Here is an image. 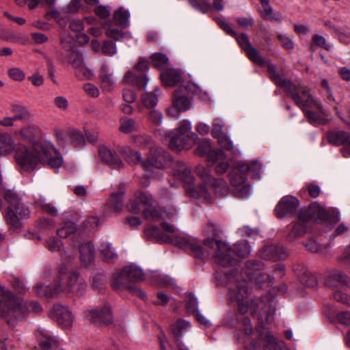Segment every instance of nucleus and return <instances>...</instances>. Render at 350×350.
I'll return each mask as SVG.
<instances>
[{"label": "nucleus", "mask_w": 350, "mask_h": 350, "mask_svg": "<svg viewBox=\"0 0 350 350\" xmlns=\"http://www.w3.org/2000/svg\"><path fill=\"white\" fill-rule=\"evenodd\" d=\"M16 159L25 170H33L38 163L58 168L63 158L49 142H36L30 148L19 146L16 151Z\"/></svg>", "instance_id": "f257e3e1"}, {"label": "nucleus", "mask_w": 350, "mask_h": 350, "mask_svg": "<svg viewBox=\"0 0 350 350\" xmlns=\"http://www.w3.org/2000/svg\"><path fill=\"white\" fill-rule=\"evenodd\" d=\"M224 280L228 289L229 301L237 306L239 312L245 314L250 307L252 314H256L259 300L248 301V282L239 274L237 270L232 269L224 274Z\"/></svg>", "instance_id": "f03ea898"}, {"label": "nucleus", "mask_w": 350, "mask_h": 350, "mask_svg": "<svg viewBox=\"0 0 350 350\" xmlns=\"http://www.w3.org/2000/svg\"><path fill=\"white\" fill-rule=\"evenodd\" d=\"M85 284L79 280L76 272L61 268L52 286L37 284L34 289L41 297H53L61 293H81L85 288Z\"/></svg>", "instance_id": "7ed1b4c3"}, {"label": "nucleus", "mask_w": 350, "mask_h": 350, "mask_svg": "<svg viewBox=\"0 0 350 350\" xmlns=\"http://www.w3.org/2000/svg\"><path fill=\"white\" fill-rule=\"evenodd\" d=\"M204 245L212 250L215 262L221 267L232 266L237 263L231 254L241 258H246L251 252V247L245 240L237 241L231 247L226 243L213 238L204 240Z\"/></svg>", "instance_id": "20e7f679"}, {"label": "nucleus", "mask_w": 350, "mask_h": 350, "mask_svg": "<svg viewBox=\"0 0 350 350\" xmlns=\"http://www.w3.org/2000/svg\"><path fill=\"white\" fill-rule=\"evenodd\" d=\"M268 72L271 81L277 85L283 88L299 108L303 109L314 105L317 109H321V105L314 99L308 90L301 85H295L290 80L282 79L277 72L276 66L271 62L268 63Z\"/></svg>", "instance_id": "39448f33"}, {"label": "nucleus", "mask_w": 350, "mask_h": 350, "mask_svg": "<svg viewBox=\"0 0 350 350\" xmlns=\"http://www.w3.org/2000/svg\"><path fill=\"white\" fill-rule=\"evenodd\" d=\"M326 217L325 211L317 204H313L307 208H301L297 213V221L292 224L287 234L288 241L292 242L303 237L307 232L310 221L322 220Z\"/></svg>", "instance_id": "423d86ee"}, {"label": "nucleus", "mask_w": 350, "mask_h": 350, "mask_svg": "<svg viewBox=\"0 0 350 350\" xmlns=\"http://www.w3.org/2000/svg\"><path fill=\"white\" fill-rule=\"evenodd\" d=\"M0 316L10 326H14L17 322L22 321L25 316L20 298L1 286H0Z\"/></svg>", "instance_id": "0eeeda50"}, {"label": "nucleus", "mask_w": 350, "mask_h": 350, "mask_svg": "<svg viewBox=\"0 0 350 350\" xmlns=\"http://www.w3.org/2000/svg\"><path fill=\"white\" fill-rule=\"evenodd\" d=\"M169 147L174 151L178 152L183 148H189L196 142L198 136L191 131V124L188 120H183L177 128V133L168 131L165 134Z\"/></svg>", "instance_id": "6e6552de"}, {"label": "nucleus", "mask_w": 350, "mask_h": 350, "mask_svg": "<svg viewBox=\"0 0 350 350\" xmlns=\"http://www.w3.org/2000/svg\"><path fill=\"white\" fill-rule=\"evenodd\" d=\"M196 173L201 178L202 183L198 187L189 186L185 189L187 196L196 198H204L209 202L211 200L210 192H208V185L211 183L214 178L212 177L211 170L202 165L196 167Z\"/></svg>", "instance_id": "1a4fd4ad"}, {"label": "nucleus", "mask_w": 350, "mask_h": 350, "mask_svg": "<svg viewBox=\"0 0 350 350\" xmlns=\"http://www.w3.org/2000/svg\"><path fill=\"white\" fill-rule=\"evenodd\" d=\"M170 241L167 243H172L176 246L192 252L195 257L200 259L208 258L212 255V250L205 247L204 249L195 239H189L176 235H170Z\"/></svg>", "instance_id": "9d476101"}, {"label": "nucleus", "mask_w": 350, "mask_h": 350, "mask_svg": "<svg viewBox=\"0 0 350 350\" xmlns=\"http://www.w3.org/2000/svg\"><path fill=\"white\" fill-rule=\"evenodd\" d=\"M237 41L239 45L245 51L247 57L255 64L260 66H267L268 68V63L271 62L269 60L264 59L260 52L252 46L248 36L246 33H241L236 36H232Z\"/></svg>", "instance_id": "9b49d317"}, {"label": "nucleus", "mask_w": 350, "mask_h": 350, "mask_svg": "<svg viewBox=\"0 0 350 350\" xmlns=\"http://www.w3.org/2000/svg\"><path fill=\"white\" fill-rule=\"evenodd\" d=\"M85 317L90 323L97 326L109 325L113 321L112 312L108 306L87 310L85 312Z\"/></svg>", "instance_id": "f8f14e48"}, {"label": "nucleus", "mask_w": 350, "mask_h": 350, "mask_svg": "<svg viewBox=\"0 0 350 350\" xmlns=\"http://www.w3.org/2000/svg\"><path fill=\"white\" fill-rule=\"evenodd\" d=\"M298 199L292 196H285L282 198L275 208L278 217L293 215L296 213L299 206Z\"/></svg>", "instance_id": "ddd939ff"}, {"label": "nucleus", "mask_w": 350, "mask_h": 350, "mask_svg": "<svg viewBox=\"0 0 350 350\" xmlns=\"http://www.w3.org/2000/svg\"><path fill=\"white\" fill-rule=\"evenodd\" d=\"M245 174L238 170V172H231L229 175L230 183L234 187V193L242 198H247L250 191Z\"/></svg>", "instance_id": "4468645a"}, {"label": "nucleus", "mask_w": 350, "mask_h": 350, "mask_svg": "<svg viewBox=\"0 0 350 350\" xmlns=\"http://www.w3.org/2000/svg\"><path fill=\"white\" fill-rule=\"evenodd\" d=\"M51 318L55 319L64 328L72 326L74 317L67 307L56 304L50 312Z\"/></svg>", "instance_id": "2eb2a0df"}, {"label": "nucleus", "mask_w": 350, "mask_h": 350, "mask_svg": "<svg viewBox=\"0 0 350 350\" xmlns=\"http://www.w3.org/2000/svg\"><path fill=\"white\" fill-rule=\"evenodd\" d=\"M328 142L334 146H343L342 152L346 157L350 156V133L343 131L329 132L327 135Z\"/></svg>", "instance_id": "dca6fc26"}, {"label": "nucleus", "mask_w": 350, "mask_h": 350, "mask_svg": "<svg viewBox=\"0 0 350 350\" xmlns=\"http://www.w3.org/2000/svg\"><path fill=\"white\" fill-rule=\"evenodd\" d=\"M258 254L262 259L276 260L285 258L287 256V252L282 245H271L262 248Z\"/></svg>", "instance_id": "f3484780"}, {"label": "nucleus", "mask_w": 350, "mask_h": 350, "mask_svg": "<svg viewBox=\"0 0 350 350\" xmlns=\"http://www.w3.org/2000/svg\"><path fill=\"white\" fill-rule=\"evenodd\" d=\"M68 62L76 70V75L79 77L88 78L91 75L83 64L82 55L77 51L73 50L67 55Z\"/></svg>", "instance_id": "a211bd4d"}, {"label": "nucleus", "mask_w": 350, "mask_h": 350, "mask_svg": "<svg viewBox=\"0 0 350 350\" xmlns=\"http://www.w3.org/2000/svg\"><path fill=\"white\" fill-rule=\"evenodd\" d=\"M208 163L210 165L215 166V170L217 174H221L229 168V164L227 161L226 154L221 150H217V152H212L208 159Z\"/></svg>", "instance_id": "6ab92c4d"}, {"label": "nucleus", "mask_w": 350, "mask_h": 350, "mask_svg": "<svg viewBox=\"0 0 350 350\" xmlns=\"http://www.w3.org/2000/svg\"><path fill=\"white\" fill-rule=\"evenodd\" d=\"M326 284L336 288L343 286H350V278L339 270H332L328 273Z\"/></svg>", "instance_id": "aec40b11"}, {"label": "nucleus", "mask_w": 350, "mask_h": 350, "mask_svg": "<svg viewBox=\"0 0 350 350\" xmlns=\"http://www.w3.org/2000/svg\"><path fill=\"white\" fill-rule=\"evenodd\" d=\"M169 161V156L163 150H159L151 152L150 156L146 161L148 168H145L148 171H151L152 167L161 169L165 166Z\"/></svg>", "instance_id": "412c9836"}, {"label": "nucleus", "mask_w": 350, "mask_h": 350, "mask_svg": "<svg viewBox=\"0 0 350 350\" xmlns=\"http://www.w3.org/2000/svg\"><path fill=\"white\" fill-rule=\"evenodd\" d=\"M175 175L183 183L193 187L192 185L194 183L195 178L192 175L190 168L186 163L178 161L174 166Z\"/></svg>", "instance_id": "4be33fe9"}, {"label": "nucleus", "mask_w": 350, "mask_h": 350, "mask_svg": "<svg viewBox=\"0 0 350 350\" xmlns=\"http://www.w3.org/2000/svg\"><path fill=\"white\" fill-rule=\"evenodd\" d=\"M118 152L128 163L131 164L140 163L144 169L149 167L139 152H135L127 146L120 148Z\"/></svg>", "instance_id": "5701e85b"}, {"label": "nucleus", "mask_w": 350, "mask_h": 350, "mask_svg": "<svg viewBox=\"0 0 350 350\" xmlns=\"http://www.w3.org/2000/svg\"><path fill=\"white\" fill-rule=\"evenodd\" d=\"M99 155L102 161L114 168H120L123 166L122 160L118 157L116 152L106 147H101L99 150Z\"/></svg>", "instance_id": "b1692460"}, {"label": "nucleus", "mask_w": 350, "mask_h": 350, "mask_svg": "<svg viewBox=\"0 0 350 350\" xmlns=\"http://www.w3.org/2000/svg\"><path fill=\"white\" fill-rule=\"evenodd\" d=\"M79 251L80 259L84 265H88L94 260L95 250L90 241H84L79 245Z\"/></svg>", "instance_id": "393cba45"}, {"label": "nucleus", "mask_w": 350, "mask_h": 350, "mask_svg": "<svg viewBox=\"0 0 350 350\" xmlns=\"http://www.w3.org/2000/svg\"><path fill=\"white\" fill-rule=\"evenodd\" d=\"M144 237L146 239H155L157 242L165 243L171 239L170 235L163 232L155 226H148L144 229Z\"/></svg>", "instance_id": "a878e982"}, {"label": "nucleus", "mask_w": 350, "mask_h": 350, "mask_svg": "<svg viewBox=\"0 0 350 350\" xmlns=\"http://www.w3.org/2000/svg\"><path fill=\"white\" fill-rule=\"evenodd\" d=\"M16 150V144L9 133L0 134V154L9 155Z\"/></svg>", "instance_id": "bb28decb"}, {"label": "nucleus", "mask_w": 350, "mask_h": 350, "mask_svg": "<svg viewBox=\"0 0 350 350\" xmlns=\"http://www.w3.org/2000/svg\"><path fill=\"white\" fill-rule=\"evenodd\" d=\"M46 247L51 252H60L62 259L64 261L71 260L73 256L68 254L66 251L62 250L63 247V243L61 240L58 239L55 237L49 238L46 241Z\"/></svg>", "instance_id": "cd10ccee"}, {"label": "nucleus", "mask_w": 350, "mask_h": 350, "mask_svg": "<svg viewBox=\"0 0 350 350\" xmlns=\"http://www.w3.org/2000/svg\"><path fill=\"white\" fill-rule=\"evenodd\" d=\"M113 286L116 290H130L133 288V283L131 282L126 273H124V267L120 272H117L114 274Z\"/></svg>", "instance_id": "c85d7f7f"}, {"label": "nucleus", "mask_w": 350, "mask_h": 350, "mask_svg": "<svg viewBox=\"0 0 350 350\" xmlns=\"http://www.w3.org/2000/svg\"><path fill=\"white\" fill-rule=\"evenodd\" d=\"M162 92L159 88L157 87L152 92H145L142 96V102L147 109H152L159 102V98L161 96Z\"/></svg>", "instance_id": "c756f323"}, {"label": "nucleus", "mask_w": 350, "mask_h": 350, "mask_svg": "<svg viewBox=\"0 0 350 350\" xmlns=\"http://www.w3.org/2000/svg\"><path fill=\"white\" fill-rule=\"evenodd\" d=\"M161 80L166 86L176 85L181 79V75L178 70L168 68L161 75Z\"/></svg>", "instance_id": "7c9ffc66"}, {"label": "nucleus", "mask_w": 350, "mask_h": 350, "mask_svg": "<svg viewBox=\"0 0 350 350\" xmlns=\"http://www.w3.org/2000/svg\"><path fill=\"white\" fill-rule=\"evenodd\" d=\"M126 193V188L124 184L119 185L118 191L113 192L111 195L110 203L113 210L119 213L121 211L123 206L124 196Z\"/></svg>", "instance_id": "2f4dec72"}, {"label": "nucleus", "mask_w": 350, "mask_h": 350, "mask_svg": "<svg viewBox=\"0 0 350 350\" xmlns=\"http://www.w3.org/2000/svg\"><path fill=\"white\" fill-rule=\"evenodd\" d=\"M237 165L240 172L243 174L250 173L254 177L258 176L262 168L261 163L257 161L241 163Z\"/></svg>", "instance_id": "473e14b6"}, {"label": "nucleus", "mask_w": 350, "mask_h": 350, "mask_svg": "<svg viewBox=\"0 0 350 350\" xmlns=\"http://www.w3.org/2000/svg\"><path fill=\"white\" fill-rule=\"evenodd\" d=\"M124 80L126 83L135 85L139 89H143L146 87L148 79L146 75L141 74L137 75L133 72H129L124 77Z\"/></svg>", "instance_id": "72a5a7b5"}, {"label": "nucleus", "mask_w": 350, "mask_h": 350, "mask_svg": "<svg viewBox=\"0 0 350 350\" xmlns=\"http://www.w3.org/2000/svg\"><path fill=\"white\" fill-rule=\"evenodd\" d=\"M124 271L126 273L131 282L133 284L144 280V273L141 268L135 265L124 267Z\"/></svg>", "instance_id": "f704fd0d"}, {"label": "nucleus", "mask_w": 350, "mask_h": 350, "mask_svg": "<svg viewBox=\"0 0 350 350\" xmlns=\"http://www.w3.org/2000/svg\"><path fill=\"white\" fill-rule=\"evenodd\" d=\"M189 327L190 324L183 319L178 320L175 323L172 325L171 330L174 336L176 344H178V342H182L180 338L184 333L187 332Z\"/></svg>", "instance_id": "c9c22d12"}, {"label": "nucleus", "mask_w": 350, "mask_h": 350, "mask_svg": "<svg viewBox=\"0 0 350 350\" xmlns=\"http://www.w3.org/2000/svg\"><path fill=\"white\" fill-rule=\"evenodd\" d=\"M189 96L180 92V90L176 91L174 95V104L179 111L187 110L191 105Z\"/></svg>", "instance_id": "e433bc0d"}, {"label": "nucleus", "mask_w": 350, "mask_h": 350, "mask_svg": "<svg viewBox=\"0 0 350 350\" xmlns=\"http://www.w3.org/2000/svg\"><path fill=\"white\" fill-rule=\"evenodd\" d=\"M119 130L122 133L128 134L138 130V124L133 118L122 116L120 119Z\"/></svg>", "instance_id": "4c0bfd02"}, {"label": "nucleus", "mask_w": 350, "mask_h": 350, "mask_svg": "<svg viewBox=\"0 0 350 350\" xmlns=\"http://www.w3.org/2000/svg\"><path fill=\"white\" fill-rule=\"evenodd\" d=\"M57 234L61 238L65 239L73 234V238L81 239L80 233L77 231L76 225L70 221L66 222L61 228L58 229Z\"/></svg>", "instance_id": "58836bf2"}, {"label": "nucleus", "mask_w": 350, "mask_h": 350, "mask_svg": "<svg viewBox=\"0 0 350 350\" xmlns=\"http://www.w3.org/2000/svg\"><path fill=\"white\" fill-rule=\"evenodd\" d=\"M130 13L129 11L120 8L113 13V22L116 25L126 28L129 25Z\"/></svg>", "instance_id": "ea45409f"}, {"label": "nucleus", "mask_w": 350, "mask_h": 350, "mask_svg": "<svg viewBox=\"0 0 350 350\" xmlns=\"http://www.w3.org/2000/svg\"><path fill=\"white\" fill-rule=\"evenodd\" d=\"M180 92H183L187 96L192 97L194 96H203L206 94V92L202 89L201 87L193 82H187L184 84L180 88Z\"/></svg>", "instance_id": "a19ab883"}, {"label": "nucleus", "mask_w": 350, "mask_h": 350, "mask_svg": "<svg viewBox=\"0 0 350 350\" xmlns=\"http://www.w3.org/2000/svg\"><path fill=\"white\" fill-rule=\"evenodd\" d=\"M211 188H213L215 192L220 196L227 195L229 190L226 181L222 178H214L211 183L208 185V190Z\"/></svg>", "instance_id": "79ce46f5"}, {"label": "nucleus", "mask_w": 350, "mask_h": 350, "mask_svg": "<svg viewBox=\"0 0 350 350\" xmlns=\"http://www.w3.org/2000/svg\"><path fill=\"white\" fill-rule=\"evenodd\" d=\"M212 152H217V150L213 149L210 139L201 141L196 149V154L201 157L207 155V160L209 159V156Z\"/></svg>", "instance_id": "37998d69"}, {"label": "nucleus", "mask_w": 350, "mask_h": 350, "mask_svg": "<svg viewBox=\"0 0 350 350\" xmlns=\"http://www.w3.org/2000/svg\"><path fill=\"white\" fill-rule=\"evenodd\" d=\"M35 204L40 207L42 211L51 215H57V209L51 203H47L46 199L42 196L35 198Z\"/></svg>", "instance_id": "c03bdc74"}, {"label": "nucleus", "mask_w": 350, "mask_h": 350, "mask_svg": "<svg viewBox=\"0 0 350 350\" xmlns=\"http://www.w3.org/2000/svg\"><path fill=\"white\" fill-rule=\"evenodd\" d=\"M11 111L14 114L12 118L15 121L29 118V112L25 106L13 104L11 106Z\"/></svg>", "instance_id": "a18cd8bd"}, {"label": "nucleus", "mask_w": 350, "mask_h": 350, "mask_svg": "<svg viewBox=\"0 0 350 350\" xmlns=\"http://www.w3.org/2000/svg\"><path fill=\"white\" fill-rule=\"evenodd\" d=\"M317 47L323 48L326 51H330L331 49V45L327 42L325 38L319 34L312 36V43L310 45V49L312 52L316 51Z\"/></svg>", "instance_id": "49530a36"}, {"label": "nucleus", "mask_w": 350, "mask_h": 350, "mask_svg": "<svg viewBox=\"0 0 350 350\" xmlns=\"http://www.w3.org/2000/svg\"><path fill=\"white\" fill-rule=\"evenodd\" d=\"M99 250L106 260H111L116 258L117 254L111 244L103 242L100 244Z\"/></svg>", "instance_id": "de8ad7c7"}, {"label": "nucleus", "mask_w": 350, "mask_h": 350, "mask_svg": "<svg viewBox=\"0 0 350 350\" xmlns=\"http://www.w3.org/2000/svg\"><path fill=\"white\" fill-rule=\"evenodd\" d=\"M100 77L103 88L106 90H109L110 86L115 82L109 68L106 66H102Z\"/></svg>", "instance_id": "09e8293b"}, {"label": "nucleus", "mask_w": 350, "mask_h": 350, "mask_svg": "<svg viewBox=\"0 0 350 350\" xmlns=\"http://www.w3.org/2000/svg\"><path fill=\"white\" fill-rule=\"evenodd\" d=\"M152 64L154 66L163 68L168 65L169 59L166 55L161 53H155L151 56Z\"/></svg>", "instance_id": "8fccbe9b"}, {"label": "nucleus", "mask_w": 350, "mask_h": 350, "mask_svg": "<svg viewBox=\"0 0 350 350\" xmlns=\"http://www.w3.org/2000/svg\"><path fill=\"white\" fill-rule=\"evenodd\" d=\"M143 215L147 220L152 221H157L161 218V212L152 205L143 211Z\"/></svg>", "instance_id": "3c124183"}, {"label": "nucleus", "mask_w": 350, "mask_h": 350, "mask_svg": "<svg viewBox=\"0 0 350 350\" xmlns=\"http://www.w3.org/2000/svg\"><path fill=\"white\" fill-rule=\"evenodd\" d=\"M61 44L63 49L68 53L73 50H77L75 47V43L73 38L70 36L69 33L64 32L61 36Z\"/></svg>", "instance_id": "603ef678"}, {"label": "nucleus", "mask_w": 350, "mask_h": 350, "mask_svg": "<svg viewBox=\"0 0 350 350\" xmlns=\"http://www.w3.org/2000/svg\"><path fill=\"white\" fill-rule=\"evenodd\" d=\"M12 211L15 213L20 222L21 219L27 218L30 215L29 208L21 201L18 204L12 207ZM21 224V223H19Z\"/></svg>", "instance_id": "864d4df0"}, {"label": "nucleus", "mask_w": 350, "mask_h": 350, "mask_svg": "<svg viewBox=\"0 0 350 350\" xmlns=\"http://www.w3.org/2000/svg\"><path fill=\"white\" fill-rule=\"evenodd\" d=\"M301 282L310 288H314L317 285L316 276L307 269H304L303 271Z\"/></svg>", "instance_id": "5fc2aeb1"}, {"label": "nucleus", "mask_w": 350, "mask_h": 350, "mask_svg": "<svg viewBox=\"0 0 350 350\" xmlns=\"http://www.w3.org/2000/svg\"><path fill=\"white\" fill-rule=\"evenodd\" d=\"M133 142L138 146L151 148V138L148 135H137L133 137Z\"/></svg>", "instance_id": "6e6d98bb"}, {"label": "nucleus", "mask_w": 350, "mask_h": 350, "mask_svg": "<svg viewBox=\"0 0 350 350\" xmlns=\"http://www.w3.org/2000/svg\"><path fill=\"white\" fill-rule=\"evenodd\" d=\"M71 142L76 146L85 145V139L83 134L78 131L72 130L69 132Z\"/></svg>", "instance_id": "4d7b16f0"}, {"label": "nucleus", "mask_w": 350, "mask_h": 350, "mask_svg": "<svg viewBox=\"0 0 350 350\" xmlns=\"http://www.w3.org/2000/svg\"><path fill=\"white\" fill-rule=\"evenodd\" d=\"M224 127L225 123L221 118H215L213 122L212 135L215 137L223 135V129Z\"/></svg>", "instance_id": "13d9d810"}, {"label": "nucleus", "mask_w": 350, "mask_h": 350, "mask_svg": "<svg viewBox=\"0 0 350 350\" xmlns=\"http://www.w3.org/2000/svg\"><path fill=\"white\" fill-rule=\"evenodd\" d=\"M215 138L217 139L218 142L222 148L231 150L233 153H235L233 144L228 136L223 134L219 135V137H215Z\"/></svg>", "instance_id": "bf43d9fd"}, {"label": "nucleus", "mask_w": 350, "mask_h": 350, "mask_svg": "<svg viewBox=\"0 0 350 350\" xmlns=\"http://www.w3.org/2000/svg\"><path fill=\"white\" fill-rule=\"evenodd\" d=\"M140 202L137 199V192L134 193V198L130 200L126 204V208L133 213H139L141 211Z\"/></svg>", "instance_id": "052dcab7"}, {"label": "nucleus", "mask_w": 350, "mask_h": 350, "mask_svg": "<svg viewBox=\"0 0 350 350\" xmlns=\"http://www.w3.org/2000/svg\"><path fill=\"white\" fill-rule=\"evenodd\" d=\"M305 247L310 252L314 253H320L324 254V252L322 249V246L319 245L315 240L309 239L304 243Z\"/></svg>", "instance_id": "680f3d73"}, {"label": "nucleus", "mask_w": 350, "mask_h": 350, "mask_svg": "<svg viewBox=\"0 0 350 350\" xmlns=\"http://www.w3.org/2000/svg\"><path fill=\"white\" fill-rule=\"evenodd\" d=\"M186 306L189 312L194 313L198 312V299L193 293H189L187 295Z\"/></svg>", "instance_id": "e2e57ef3"}, {"label": "nucleus", "mask_w": 350, "mask_h": 350, "mask_svg": "<svg viewBox=\"0 0 350 350\" xmlns=\"http://www.w3.org/2000/svg\"><path fill=\"white\" fill-rule=\"evenodd\" d=\"M136 192L137 199H139V201L140 202L141 204L147 206L153 204V198L150 194L142 191H137Z\"/></svg>", "instance_id": "0e129e2a"}, {"label": "nucleus", "mask_w": 350, "mask_h": 350, "mask_svg": "<svg viewBox=\"0 0 350 350\" xmlns=\"http://www.w3.org/2000/svg\"><path fill=\"white\" fill-rule=\"evenodd\" d=\"M106 35L109 38L114 39L116 41L121 40L126 36V33L122 30H119L114 27H109L106 31Z\"/></svg>", "instance_id": "69168bd1"}, {"label": "nucleus", "mask_w": 350, "mask_h": 350, "mask_svg": "<svg viewBox=\"0 0 350 350\" xmlns=\"http://www.w3.org/2000/svg\"><path fill=\"white\" fill-rule=\"evenodd\" d=\"M264 340L266 347L269 350H280V347L276 342L275 338L271 334L267 333L265 335Z\"/></svg>", "instance_id": "338daca9"}, {"label": "nucleus", "mask_w": 350, "mask_h": 350, "mask_svg": "<svg viewBox=\"0 0 350 350\" xmlns=\"http://www.w3.org/2000/svg\"><path fill=\"white\" fill-rule=\"evenodd\" d=\"M333 297L336 301L350 307V296L341 291H336L333 293Z\"/></svg>", "instance_id": "774afa93"}]
</instances>
